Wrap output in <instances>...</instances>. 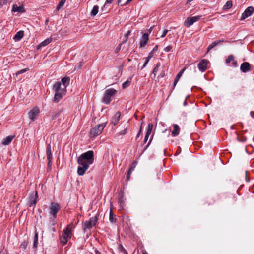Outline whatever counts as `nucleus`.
Masks as SVG:
<instances>
[{"instance_id":"f257e3e1","label":"nucleus","mask_w":254,"mask_h":254,"mask_svg":"<svg viewBox=\"0 0 254 254\" xmlns=\"http://www.w3.org/2000/svg\"><path fill=\"white\" fill-rule=\"evenodd\" d=\"M94 160L93 151H88L81 154L77 159V163L80 166L78 167L77 173L80 176L83 175Z\"/></svg>"},{"instance_id":"f03ea898","label":"nucleus","mask_w":254,"mask_h":254,"mask_svg":"<svg viewBox=\"0 0 254 254\" xmlns=\"http://www.w3.org/2000/svg\"><path fill=\"white\" fill-rule=\"evenodd\" d=\"M53 90L55 91V95L53 101L58 103L66 93V90L61 87V83L59 81L56 82L53 86Z\"/></svg>"},{"instance_id":"7ed1b4c3","label":"nucleus","mask_w":254,"mask_h":254,"mask_svg":"<svg viewBox=\"0 0 254 254\" xmlns=\"http://www.w3.org/2000/svg\"><path fill=\"white\" fill-rule=\"evenodd\" d=\"M71 224H69L67 226V227L64 230L62 235L60 237V242L63 245H65L68 241V239H70L71 237Z\"/></svg>"},{"instance_id":"20e7f679","label":"nucleus","mask_w":254,"mask_h":254,"mask_svg":"<svg viewBox=\"0 0 254 254\" xmlns=\"http://www.w3.org/2000/svg\"><path fill=\"white\" fill-rule=\"evenodd\" d=\"M117 92V91L113 88H109L106 90L102 99L103 103L108 105L111 102V97H113Z\"/></svg>"},{"instance_id":"39448f33","label":"nucleus","mask_w":254,"mask_h":254,"mask_svg":"<svg viewBox=\"0 0 254 254\" xmlns=\"http://www.w3.org/2000/svg\"><path fill=\"white\" fill-rule=\"evenodd\" d=\"M107 122L96 126L91 128L90 132V137H95L100 135L106 127Z\"/></svg>"},{"instance_id":"423d86ee","label":"nucleus","mask_w":254,"mask_h":254,"mask_svg":"<svg viewBox=\"0 0 254 254\" xmlns=\"http://www.w3.org/2000/svg\"><path fill=\"white\" fill-rule=\"evenodd\" d=\"M97 220V217L95 216L91 217L88 221H86L83 226L84 231L85 232L86 229H90L93 226H94L96 224Z\"/></svg>"},{"instance_id":"0eeeda50","label":"nucleus","mask_w":254,"mask_h":254,"mask_svg":"<svg viewBox=\"0 0 254 254\" xmlns=\"http://www.w3.org/2000/svg\"><path fill=\"white\" fill-rule=\"evenodd\" d=\"M38 198V193L37 191H35L31 193L28 198V202L29 206H32L36 205Z\"/></svg>"},{"instance_id":"6e6552de","label":"nucleus","mask_w":254,"mask_h":254,"mask_svg":"<svg viewBox=\"0 0 254 254\" xmlns=\"http://www.w3.org/2000/svg\"><path fill=\"white\" fill-rule=\"evenodd\" d=\"M60 209L61 206L58 203L52 202L49 206L50 213L54 216V217H57V214Z\"/></svg>"},{"instance_id":"1a4fd4ad","label":"nucleus","mask_w":254,"mask_h":254,"mask_svg":"<svg viewBox=\"0 0 254 254\" xmlns=\"http://www.w3.org/2000/svg\"><path fill=\"white\" fill-rule=\"evenodd\" d=\"M201 18V16H196L193 17H189L187 18L184 22V26L189 27L194 22L198 21Z\"/></svg>"},{"instance_id":"9d476101","label":"nucleus","mask_w":254,"mask_h":254,"mask_svg":"<svg viewBox=\"0 0 254 254\" xmlns=\"http://www.w3.org/2000/svg\"><path fill=\"white\" fill-rule=\"evenodd\" d=\"M254 12V8L252 6H249L247 7L244 12L242 14L241 20H243L247 17L252 15Z\"/></svg>"},{"instance_id":"9b49d317","label":"nucleus","mask_w":254,"mask_h":254,"mask_svg":"<svg viewBox=\"0 0 254 254\" xmlns=\"http://www.w3.org/2000/svg\"><path fill=\"white\" fill-rule=\"evenodd\" d=\"M40 111L39 108L35 107L29 111L28 113L29 117L32 121H35Z\"/></svg>"},{"instance_id":"f8f14e48","label":"nucleus","mask_w":254,"mask_h":254,"mask_svg":"<svg viewBox=\"0 0 254 254\" xmlns=\"http://www.w3.org/2000/svg\"><path fill=\"white\" fill-rule=\"evenodd\" d=\"M209 61L206 59H203L200 61L197 66L200 71L204 72L207 69V64Z\"/></svg>"},{"instance_id":"ddd939ff","label":"nucleus","mask_w":254,"mask_h":254,"mask_svg":"<svg viewBox=\"0 0 254 254\" xmlns=\"http://www.w3.org/2000/svg\"><path fill=\"white\" fill-rule=\"evenodd\" d=\"M149 39V34L147 33H144L140 41L139 47H143L147 43Z\"/></svg>"},{"instance_id":"4468645a","label":"nucleus","mask_w":254,"mask_h":254,"mask_svg":"<svg viewBox=\"0 0 254 254\" xmlns=\"http://www.w3.org/2000/svg\"><path fill=\"white\" fill-rule=\"evenodd\" d=\"M240 69L241 71L244 73H246L251 70L250 64L248 62L243 63L241 65Z\"/></svg>"},{"instance_id":"2eb2a0df","label":"nucleus","mask_w":254,"mask_h":254,"mask_svg":"<svg viewBox=\"0 0 254 254\" xmlns=\"http://www.w3.org/2000/svg\"><path fill=\"white\" fill-rule=\"evenodd\" d=\"M121 117V113L120 111H118L115 114V116L113 117L111 121V123L113 124L114 126L116 125L120 120Z\"/></svg>"},{"instance_id":"dca6fc26","label":"nucleus","mask_w":254,"mask_h":254,"mask_svg":"<svg viewBox=\"0 0 254 254\" xmlns=\"http://www.w3.org/2000/svg\"><path fill=\"white\" fill-rule=\"evenodd\" d=\"M224 42V40H216L212 42L207 48V52H208L212 48L218 45L219 44L222 43Z\"/></svg>"},{"instance_id":"f3484780","label":"nucleus","mask_w":254,"mask_h":254,"mask_svg":"<svg viewBox=\"0 0 254 254\" xmlns=\"http://www.w3.org/2000/svg\"><path fill=\"white\" fill-rule=\"evenodd\" d=\"M14 137H15V135H9L8 136H7L6 138H5L3 139L2 144L3 145H9Z\"/></svg>"},{"instance_id":"a211bd4d","label":"nucleus","mask_w":254,"mask_h":254,"mask_svg":"<svg viewBox=\"0 0 254 254\" xmlns=\"http://www.w3.org/2000/svg\"><path fill=\"white\" fill-rule=\"evenodd\" d=\"M52 39L51 38H49L45 39V40H44L43 42H42L41 43H40L37 46V49H39L42 47H45V46H47V45H48L49 43H50L52 42Z\"/></svg>"},{"instance_id":"6ab92c4d","label":"nucleus","mask_w":254,"mask_h":254,"mask_svg":"<svg viewBox=\"0 0 254 254\" xmlns=\"http://www.w3.org/2000/svg\"><path fill=\"white\" fill-rule=\"evenodd\" d=\"M23 36L24 31L20 30L16 33L13 39L15 41H19L23 37Z\"/></svg>"},{"instance_id":"aec40b11","label":"nucleus","mask_w":254,"mask_h":254,"mask_svg":"<svg viewBox=\"0 0 254 254\" xmlns=\"http://www.w3.org/2000/svg\"><path fill=\"white\" fill-rule=\"evenodd\" d=\"M70 78L69 77H64L62 78L61 82L63 87L66 89L67 86L69 84Z\"/></svg>"},{"instance_id":"412c9836","label":"nucleus","mask_w":254,"mask_h":254,"mask_svg":"<svg viewBox=\"0 0 254 254\" xmlns=\"http://www.w3.org/2000/svg\"><path fill=\"white\" fill-rule=\"evenodd\" d=\"M118 203H119L120 207L123 209L124 206L125 199L122 192H120L119 194Z\"/></svg>"},{"instance_id":"4be33fe9","label":"nucleus","mask_w":254,"mask_h":254,"mask_svg":"<svg viewBox=\"0 0 254 254\" xmlns=\"http://www.w3.org/2000/svg\"><path fill=\"white\" fill-rule=\"evenodd\" d=\"M12 11L13 12H18L20 13L24 12V8L22 6H18L16 4H14L13 5Z\"/></svg>"},{"instance_id":"5701e85b","label":"nucleus","mask_w":254,"mask_h":254,"mask_svg":"<svg viewBox=\"0 0 254 254\" xmlns=\"http://www.w3.org/2000/svg\"><path fill=\"white\" fill-rule=\"evenodd\" d=\"M174 130L172 131V135L173 136H176L180 133V127L177 124L173 125Z\"/></svg>"},{"instance_id":"b1692460","label":"nucleus","mask_w":254,"mask_h":254,"mask_svg":"<svg viewBox=\"0 0 254 254\" xmlns=\"http://www.w3.org/2000/svg\"><path fill=\"white\" fill-rule=\"evenodd\" d=\"M63 109H58L56 111H53L51 114V118L52 119L57 118L58 117H59V116L63 112Z\"/></svg>"},{"instance_id":"393cba45","label":"nucleus","mask_w":254,"mask_h":254,"mask_svg":"<svg viewBox=\"0 0 254 254\" xmlns=\"http://www.w3.org/2000/svg\"><path fill=\"white\" fill-rule=\"evenodd\" d=\"M185 70V68L182 69L177 75L176 76V78L175 79L174 82V87L176 85L177 82H178L179 79L181 77L183 72Z\"/></svg>"},{"instance_id":"a878e982","label":"nucleus","mask_w":254,"mask_h":254,"mask_svg":"<svg viewBox=\"0 0 254 254\" xmlns=\"http://www.w3.org/2000/svg\"><path fill=\"white\" fill-rule=\"evenodd\" d=\"M109 220L112 223H115L117 221V219L115 217V216L113 213V211L111 210H110V212Z\"/></svg>"},{"instance_id":"bb28decb","label":"nucleus","mask_w":254,"mask_h":254,"mask_svg":"<svg viewBox=\"0 0 254 254\" xmlns=\"http://www.w3.org/2000/svg\"><path fill=\"white\" fill-rule=\"evenodd\" d=\"M98 10H99V6L98 5L94 6V7L91 12V15L93 16H95L98 13Z\"/></svg>"},{"instance_id":"cd10ccee","label":"nucleus","mask_w":254,"mask_h":254,"mask_svg":"<svg viewBox=\"0 0 254 254\" xmlns=\"http://www.w3.org/2000/svg\"><path fill=\"white\" fill-rule=\"evenodd\" d=\"M160 66H161V63L159 62L157 63V64H156L155 67H154V68L153 69V71H152V74L154 75V76H156L157 72L158 71L159 68L160 67Z\"/></svg>"},{"instance_id":"c85d7f7f","label":"nucleus","mask_w":254,"mask_h":254,"mask_svg":"<svg viewBox=\"0 0 254 254\" xmlns=\"http://www.w3.org/2000/svg\"><path fill=\"white\" fill-rule=\"evenodd\" d=\"M131 78H129V79H127V81L124 82L122 84V87L123 89H126V88L128 87L131 83Z\"/></svg>"},{"instance_id":"c756f323","label":"nucleus","mask_w":254,"mask_h":254,"mask_svg":"<svg viewBox=\"0 0 254 254\" xmlns=\"http://www.w3.org/2000/svg\"><path fill=\"white\" fill-rule=\"evenodd\" d=\"M232 2L231 1H228L223 7L225 10L229 9L232 7Z\"/></svg>"},{"instance_id":"7c9ffc66","label":"nucleus","mask_w":254,"mask_h":254,"mask_svg":"<svg viewBox=\"0 0 254 254\" xmlns=\"http://www.w3.org/2000/svg\"><path fill=\"white\" fill-rule=\"evenodd\" d=\"M66 0H61L56 7V9L59 10L62 7H63L65 3Z\"/></svg>"},{"instance_id":"2f4dec72","label":"nucleus","mask_w":254,"mask_h":254,"mask_svg":"<svg viewBox=\"0 0 254 254\" xmlns=\"http://www.w3.org/2000/svg\"><path fill=\"white\" fill-rule=\"evenodd\" d=\"M153 127V125L152 123L148 124V127H147V132H146V133H147V134H151L152 130Z\"/></svg>"},{"instance_id":"473e14b6","label":"nucleus","mask_w":254,"mask_h":254,"mask_svg":"<svg viewBox=\"0 0 254 254\" xmlns=\"http://www.w3.org/2000/svg\"><path fill=\"white\" fill-rule=\"evenodd\" d=\"M101 11L102 14H106L109 12V10L107 9V4H105L101 8Z\"/></svg>"},{"instance_id":"72a5a7b5","label":"nucleus","mask_w":254,"mask_h":254,"mask_svg":"<svg viewBox=\"0 0 254 254\" xmlns=\"http://www.w3.org/2000/svg\"><path fill=\"white\" fill-rule=\"evenodd\" d=\"M237 140L239 142H244L247 140V137L243 136H237Z\"/></svg>"},{"instance_id":"f704fd0d","label":"nucleus","mask_w":254,"mask_h":254,"mask_svg":"<svg viewBox=\"0 0 254 254\" xmlns=\"http://www.w3.org/2000/svg\"><path fill=\"white\" fill-rule=\"evenodd\" d=\"M137 162L136 161H133V162L131 165L130 168H129L128 170L130 171L133 172V171L134 170V168H135V167L137 165Z\"/></svg>"},{"instance_id":"c9c22d12","label":"nucleus","mask_w":254,"mask_h":254,"mask_svg":"<svg viewBox=\"0 0 254 254\" xmlns=\"http://www.w3.org/2000/svg\"><path fill=\"white\" fill-rule=\"evenodd\" d=\"M119 249L121 252L123 253L124 254H127V251L122 245H120L119 246Z\"/></svg>"},{"instance_id":"e433bc0d","label":"nucleus","mask_w":254,"mask_h":254,"mask_svg":"<svg viewBox=\"0 0 254 254\" xmlns=\"http://www.w3.org/2000/svg\"><path fill=\"white\" fill-rule=\"evenodd\" d=\"M234 60V56L232 55H229L228 58L226 60L225 62L227 64L230 63L231 61Z\"/></svg>"},{"instance_id":"4c0bfd02","label":"nucleus","mask_w":254,"mask_h":254,"mask_svg":"<svg viewBox=\"0 0 254 254\" xmlns=\"http://www.w3.org/2000/svg\"><path fill=\"white\" fill-rule=\"evenodd\" d=\"M130 33H131V31L130 30H128L127 32V33L125 35V40L124 41H123L122 43H126L127 41L128 37L130 34Z\"/></svg>"},{"instance_id":"58836bf2","label":"nucleus","mask_w":254,"mask_h":254,"mask_svg":"<svg viewBox=\"0 0 254 254\" xmlns=\"http://www.w3.org/2000/svg\"><path fill=\"white\" fill-rule=\"evenodd\" d=\"M57 217H54V216L52 215V217H50V223L51 225L54 226L55 224V219Z\"/></svg>"},{"instance_id":"ea45409f","label":"nucleus","mask_w":254,"mask_h":254,"mask_svg":"<svg viewBox=\"0 0 254 254\" xmlns=\"http://www.w3.org/2000/svg\"><path fill=\"white\" fill-rule=\"evenodd\" d=\"M7 0H0V7H3L4 5H6L7 4Z\"/></svg>"},{"instance_id":"a19ab883","label":"nucleus","mask_w":254,"mask_h":254,"mask_svg":"<svg viewBox=\"0 0 254 254\" xmlns=\"http://www.w3.org/2000/svg\"><path fill=\"white\" fill-rule=\"evenodd\" d=\"M52 165V160H50V161H48L47 169L48 171H49L51 170Z\"/></svg>"},{"instance_id":"79ce46f5","label":"nucleus","mask_w":254,"mask_h":254,"mask_svg":"<svg viewBox=\"0 0 254 254\" xmlns=\"http://www.w3.org/2000/svg\"><path fill=\"white\" fill-rule=\"evenodd\" d=\"M27 246V243L24 242L20 245V248L22 249H25Z\"/></svg>"},{"instance_id":"37998d69","label":"nucleus","mask_w":254,"mask_h":254,"mask_svg":"<svg viewBox=\"0 0 254 254\" xmlns=\"http://www.w3.org/2000/svg\"><path fill=\"white\" fill-rule=\"evenodd\" d=\"M50 154V153H52V152H51V145L50 144H48L47 146V148H46V154Z\"/></svg>"},{"instance_id":"c03bdc74","label":"nucleus","mask_w":254,"mask_h":254,"mask_svg":"<svg viewBox=\"0 0 254 254\" xmlns=\"http://www.w3.org/2000/svg\"><path fill=\"white\" fill-rule=\"evenodd\" d=\"M172 46H167L166 47L164 48V51L166 52H169L171 50V49H172Z\"/></svg>"},{"instance_id":"a18cd8bd","label":"nucleus","mask_w":254,"mask_h":254,"mask_svg":"<svg viewBox=\"0 0 254 254\" xmlns=\"http://www.w3.org/2000/svg\"><path fill=\"white\" fill-rule=\"evenodd\" d=\"M127 127L125 128L124 130H122L119 133V135H124L127 133Z\"/></svg>"},{"instance_id":"49530a36","label":"nucleus","mask_w":254,"mask_h":254,"mask_svg":"<svg viewBox=\"0 0 254 254\" xmlns=\"http://www.w3.org/2000/svg\"><path fill=\"white\" fill-rule=\"evenodd\" d=\"M47 154V160L48 161H50V160H52L53 159V156H52V153H49V154Z\"/></svg>"},{"instance_id":"de8ad7c7","label":"nucleus","mask_w":254,"mask_h":254,"mask_svg":"<svg viewBox=\"0 0 254 254\" xmlns=\"http://www.w3.org/2000/svg\"><path fill=\"white\" fill-rule=\"evenodd\" d=\"M132 172L128 170L127 173V181H128L129 180L130 177V175L132 173Z\"/></svg>"},{"instance_id":"09e8293b","label":"nucleus","mask_w":254,"mask_h":254,"mask_svg":"<svg viewBox=\"0 0 254 254\" xmlns=\"http://www.w3.org/2000/svg\"><path fill=\"white\" fill-rule=\"evenodd\" d=\"M28 70H29L28 68H25L23 69H21L17 72V74H22V73L25 72L26 71H28Z\"/></svg>"},{"instance_id":"8fccbe9b","label":"nucleus","mask_w":254,"mask_h":254,"mask_svg":"<svg viewBox=\"0 0 254 254\" xmlns=\"http://www.w3.org/2000/svg\"><path fill=\"white\" fill-rule=\"evenodd\" d=\"M168 30H167V29L164 30L163 31V32L162 34L161 35V38H163V37H164L166 35V34H167V33H168Z\"/></svg>"},{"instance_id":"3c124183","label":"nucleus","mask_w":254,"mask_h":254,"mask_svg":"<svg viewBox=\"0 0 254 254\" xmlns=\"http://www.w3.org/2000/svg\"><path fill=\"white\" fill-rule=\"evenodd\" d=\"M153 56V52H152V51H151L149 53V55L147 57H146V58L148 59L149 60H150V59Z\"/></svg>"},{"instance_id":"603ef678","label":"nucleus","mask_w":254,"mask_h":254,"mask_svg":"<svg viewBox=\"0 0 254 254\" xmlns=\"http://www.w3.org/2000/svg\"><path fill=\"white\" fill-rule=\"evenodd\" d=\"M34 240L38 241V233L37 231L35 232Z\"/></svg>"},{"instance_id":"864d4df0","label":"nucleus","mask_w":254,"mask_h":254,"mask_svg":"<svg viewBox=\"0 0 254 254\" xmlns=\"http://www.w3.org/2000/svg\"><path fill=\"white\" fill-rule=\"evenodd\" d=\"M123 43H121L116 48V50H115V52L116 53H118L119 51L121 49V45Z\"/></svg>"},{"instance_id":"5fc2aeb1","label":"nucleus","mask_w":254,"mask_h":254,"mask_svg":"<svg viewBox=\"0 0 254 254\" xmlns=\"http://www.w3.org/2000/svg\"><path fill=\"white\" fill-rule=\"evenodd\" d=\"M150 135V134H147V133H146V134H145V138H144V143H146L148 139V137L149 136V135Z\"/></svg>"},{"instance_id":"6e6d98bb","label":"nucleus","mask_w":254,"mask_h":254,"mask_svg":"<svg viewBox=\"0 0 254 254\" xmlns=\"http://www.w3.org/2000/svg\"><path fill=\"white\" fill-rule=\"evenodd\" d=\"M141 131H142V127L141 126L140 128V129H139V132H138V133H137V134L136 135V139L138 138L140 136V135L141 134Z\"/></svg>"},{"instance_id":"4d7b16f0","label":"nucleus","mask_w":254,"mask_h":254,"mask_svg":"<svg viewBox=\"0 0 254 254\" xmlns=\"http://www.w3.org/2000/svg\"><path fill=\"white\" fill-rule=\"evenodd\" d=\"M38 244V241L34 240L33 247L36 248Z\"/></svg>"},{"instance_id":"13d9d810","label":"nucleus","mask_w":254,"mask_h":254,"mask_svg":"<svg viewBox=\"0 0 254 254\" xmlns=\"http://www.w3.org/2000/svg\"><path fill=\"white\" fill-rule=\"evenodd\" d=\"M145 59V63H144V64L143 65V67H142V69L143 68L145 67L146 66L147 63L149 61V60L148 59H146V58Z\"/></svg>"},{"instance_id":"bf43d9fd","label":"nucleus","mask_w":254,"mask_h":254,"mask_svg":"<svg viewBox=\"0 0 254 254\" xmlns=\"http://www.w3.org/2000/svg\"><path fill=\"white\" fill-rule=\"evenodd\" d=\"M158 45H155V46L153 48V49H152V50L151 51L152 52H155L156 51H157L158 50Z\"/></svg>"},{"instance_id":"052dcab7","label":"nucleus","mask_w":254,"mask_h":254,"mask_svg":"<svg viewBox=\"0 0 254 254\" xmlns=\"http://www.w3.org/2000/svg\"><path fill=\"white\" fill-rule=\"evenodd\" d=\"M165 75V72L164 71H163L161 72L160 75L158 76V77H163Z\"/></svg>"},{"instance_id":"680f3d73","label":"nucleus","mask_w":254,"mask_h":254,"mask_svg":"<svg viewBox=\"0 0 254 254\" xmlns=\"http://www.w3.org/2000/svg\"><path fill=\"white\" fill-rule=\"evenodd\" d=\"M114 0H106V4H111L112 3Z\"/></svg>"},{"instance_id":"e2e57ef3","label":"nucleus","mask_w":254,"mask_h":254,"mask_svg":"<svg viewBox=\"0 0 254 254\" xmlns=\"http://www.w3.org/2000/svg\"><path fill=\"white\" fill-rule=\"evenodd\" d=\"M153 135H152L151 136V138L150 139V140H149V142L148 143V144H147V145L146 146V148H147L150 145V143H151V141L152 140V139H153Z\"/></svg>"},{"instance_id":"0e129e2a","label":"nucleus","mask_w":254,"mask_h":254,"mask_svg":"<svg viewBox=\"0 0 254 254\" xmlns=\"http://www.w3.org/2000/svg\"><path fill=\"white\" fill-rule=\"evenodd\" d=\"M232 64H233V66L234 67L238 66V64H237V63L236 61H233Z\"/></svg>"},{"instance_id":"69168bd1","label":"nucleus","mask_w":254,"mask_h":254,"mask_svg":"<svg viewBox=\"0 0 254 254\" xmlns=\"http://www.w3.org/2000/svg\"><path fill=\"white\" fill-rule=\"evenodd\" d=\"M133 0H127L124 5H127L131 2Z\"/></svg>"},{"instance_id":"338daca9","label":"nucleus","mask_w":254,"mask_h":254,"mask_svg":"<svg viewBox=\"0 0 254 254\" xmlns=\"http://www.w3.org/2000/svg\"><path fill=\"white\" fill-rule=\"evenodd\" d=\"M95 253L96 254H102L98 250L96 249L95 250Z\"/></svg>"},{"instance_id":"774afa93","label":"nucleus","mask_w":254,"mask_h":254,"mask_svg":"<svg viewBox=\"0 0 254 254\" xmlns=\"http://www.w3.org/2000/svg\"><path fill=\"white\" fill-rule=\"evenodd\" d=\"M153 28V26L151 27L149 29L148 31H149V33H151V31H152V30Z\"/></svg>"}]
</instances>
